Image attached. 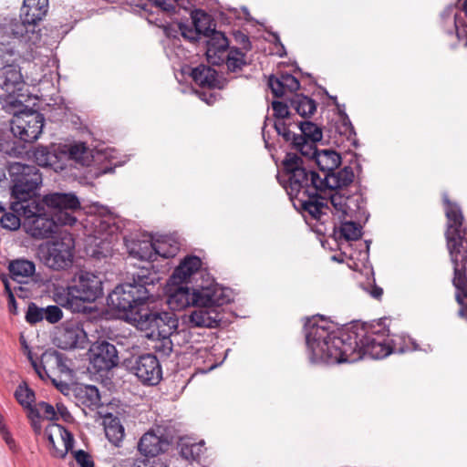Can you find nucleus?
<instances>
[{
  "instance_id": "1",
  "label": "nucleus",
  "mask_w": 467,
  "mask_h": 467,
  "mask_svg": "<svg viewBox=\"0 0 467 467\" xmlns=\"http://www.w3.org/2000/svg\"><path fill=\"white\" fill-rule=\"evenodd\" d=\"M304 327L312 362L353 363L365 357L384 358L395 351L389 329L380 324L340 330L332 322L316 316L308 318Z\"/></svg>"
},
{
  "instance_id": "2",
  "label": "nucleus",
  "mask_w": 467,
  "mask_h": 467,
  "mask_svg": "<svg viewBox=\"0 0 467 467\" xmlns=\"http://www.w3.org/2000/svg\"><path fill=\"white\" fill-rule=\"evenodd\" d=\"M282 163L287 177L285 188L294 207L312 219L321 221L329 210L321 195L322 178L317 171L306 169L303 159L296 153H286Z\"/></svg>"
},
{
  "instance_id": "3",
  "label": "nucleus",
  "mask_w": 467,
  "mask_h": 467,
  "mask_svg": "<svg viewBox=\"0 0 467 467\" xmlns=\"http://www.w3.org/2000/svg\"><path fill=\"white\" fill-rule=\"evenodd\" d=\"M447 217L445 231L446 247L453 268L451 279L455 300L461 306L459 315L467 320V226H463L461 207L450 201L447 193L442 195Z\"/></svg>"
},
{
  "instance_id": "4",
  "label": "nucleus",
  "mask_w": 467,
  "mask_h": 467,
  "mask_svg": "<svg viewBox=\"0 0 467 467\" xmlns=\"http://www.w3.org/2000/svg\"><path fill=\"white\" fill-rule=\"evenodd\" d=\"M169 285L167 304L173 311H180L194 305L228 304L231 301L228 289L220 286L213 280H206L205 284L202 282L192 289L170 281Z\"/></svg>"
},
{
  "instance_id": "5",
  "label": "nucleus",
  "mask_w": 467,
  "mask_h": 467,
  "mask_svg": "<svg viewBox=\"0 0 467 467\" xmlns=\"http://www.w3.org/2000/svg\"><path fill=\"white\" fill-rule=\"evenodd\" d=\"M10 208L21 214L22 228L32 238L47 239L57 232L58 223L40 200H31L26 203L12 202Z\"/></svg>"
},
{
  "instance_id": "6",
  "label": "nucleus",
  "mask_w": 467,
  "mask_h": 467,
  "mask_svg": "<svg viewBox=\"0 0 467 467\" xmlns=\"http://www.w3.org/2000/svg\"><path fill=\"white\" fill-rule=\"evenodd\" d=\"M153 285V278L138 275L133 283H125L115 287L108 296V305L123 314L128 319L150 297V291L147 285Z\"/></svg>"
},
{
  "instance_id": "7",
  "label": "nucleus",
  "mask_w": 467,
  "mask_h": 467,
  "mask_svg": "<svg viewBox=\"0 0 467 467\" xmlns=\"http://www.w3.org/2000/svg\"><path fill=\"white\" fill-rule=\"evenodd\" d=\"M75 239L67 232L61 233L52 241L39 246V254L45 265L55 271L66 270L73 264Z\"/></svg>"
},
{
  "instance_id": "8",
  "label": "nucleus",
  "mask_w": 467,
  "mask_h": 467,
  "mask_svg": "<svg viewBox=\"0 0 467 467\" xmlns=\"http://www.w3.org/2000/svg\"><path fill=\"white\" fill-rule=\"evenodd\" d=\"M8 172L13 182L11 196L14 202L26 203L31 201V195L42 182L39 170L33 165L13 162L9 164Z\"/></svg>"
},
{
  "instance_id": "9",
  "label": "nucleus",
  "mask_w": 467,
  "mask_h": 467,
  "mask_svg": "<svg viewBox=\"0 0 467 467\" xmlns=\"http://www.w3.org/2000/svg\"><path fill=\"white\" fill-rule=\"evenodd\" d=\"M67 303L73 310H78V302H94L103 295L99 275L88 271L78 272L72 285L67 286Z\"/></svg>"
},
{
  "instance_id": "10",
  "label": "nucleus",
  "mask_w": 467,
  "mask_h": 467,
  "mask_svg": "<svg viewBox=\"0 0 467 467\" xmlns=\"http://www.w3.org/2000/svg\"><path fill=\"white\" fill-rule=\"evenodd\" d=\"M40 202L54 211L55 220L61 225H73L77 222L74 213L81 209L79 199L72 192H51L44 195Z\"/></svg>"
},
{
  "instance_id": "11",
  "label": "nucleus",
  "mask_w": 467,
  "mask_h": 467,
  "mask_svg": "<svg viewBox=\"0 0 467 467\" xmlns=\"http://www.w3.org/2000/svg\"><path fill=\"white\" fill-rule=\"evenodd\" d=\"M44 121V116L37 111L22 112L12 119L11 131L25 142H34L42 133Z\"/></svg>"
},
{
  "instance_id": "12",
  "label": "nucleus",
  "mask_w": 467,
  "mask_h": 467,
  "mask_svg": "<svg viewBox=\"0 0 467 467\" xmlns=\"http://www.w3.org/2000/svg\"><path fill=\"white\" fill-rule=\"evenodd\" d=\"M44 435L47 441L48 451L54 458L64 459L74 447L73 434L60 424H49L46 428Z\"/></svg>"
},
{
  "instance_id": "13",
  "label": "nucleus",
  "mask_w": 467,
  "mask_h": 467,
  "mask_svg": "<svg viewBox=\"0 0 467 467\" xmlns=\"http://www.w3.org/2000/svg\"><path fill=\"white\" fill-rule=\"evenodd\" d=\"M129 368L145 385H157L162 378L161 364L153 354H143L134 358L129 362Z\"/></svg>"
},
{
  "instance_id": "14",
  "label": "nucleus",
  "mask_w": 467,
  "mask_h": 467,
  "mask_svg": "<svg viewBox=\"0 0 467 467\" xmlns=\"http://www.w3.org/2000/svg\"><path fill=\"white\" fill-rule=\"evenodd\" d=\"M88 358L97 372L110 370L119 364L116 347L106 340H98L89 347Z\"/></svg>"
},
{
  "instance_id": "15",
  "label": "nucleus",
  "mask_w": 467,
  "mask_h": 467,
  "mask_svg": "<svg viewBox=\"0 0 467 467\" xmlns=\"http://www.w3.org/2000/svg\"><path fill=\"white\" fill-rule=\"evenodd\" d=\"M171 440L163 434V430L158 427L145 432L138 442V451L146 457H155L168 451Z\"/></svg>"
},
{
  "instance_id": "16",
  "label": "nucleus",
  "mask_w": 467,
  "mask_h": 467,
  "mask_svg": "<svg viewBox=\"0 0 467 467\" xmlns=\"http://www.w3.org/2000/svg\"><path fill=\"white\" fill-rule=\"evenodd\" d=\"M27 358L35 372L43 380L51 379L49 368L57 367L60 371H63L66 367L63 360V355L57 350L45 351L41 355L39 362L33 358L31 350H28Z\"/></svg>"
},
{
  "instance_id": "17",
  "label": "nucleus",
  "mask_w": 467,
  "mask_h": 467,
  "mask_svg": "<svg viewBox=\"0 0 467 467\" xmlns=\"http://www.w3.org/2000/svg\"><path fill=\"white\" fill-rule=\"evenodd\" d=\"M224 304L194 305L198 308L190 316V321L195 327H215L222 321L220 307Z\"/></svg>"
},
{
  "instance_id": "18",
  "label": "nucleus",
  "mask_w": 467,
  "mask_h": 467,
  "mask_svg": "<svg viewBox=\"0 0 467 467\" xmlns=\"http://www.w3.org/2000/svg\"><path fill=\"white\" fill-rule=\"evenodd\" d=\"M205 37L207 38L205 54L208 62L213 65H221L224 61V54L229 45L227 37L215 29Z\"/></svg>"
},
{
  "instance_id": "19",
  "label": "nucleus",
  "mask_w": 467,
  "mask_h": 467,
  "mask_svg": "<svg viewBox=\"0 0 467 467\" xmlns=\"http://www.w3.org/2000/svg\"><path fill=\"white\" fill-rule=\"evenodd\" d=\"M64 157L65 155L60 154L59 147L51 150L48 147L37 146L32 151V158L38 166L50 167L55 171L65 169Z\"/></svg>"
},
{
  "instance_id": "20",
  "label": "nucleus",
  "mask_w": 467,
  "mask_h": 467,
  "mask_svg": "<svg viewBox=\"0 0 467 467\" xmlns=\"http://www.w3.org/2000/svg\"><path fill=\"white\" fill-rule=\"evenodd\" d=\"M178 327V319L175 314L167 311H157L152 331L149 338L168 337L171 336Z\"/></svg>"
},
{
  "instance_id": "21",
  "label": "nucleus",
  "mask_w": 467,
  "mask_h": 467,
  "mask_svg": "<svg viewBox=\"0 0 467 467\" xmlns=\"http://www.w3.org/2000/svg\"><path fill=\"white\" fill-rule=\"evenodd\" d=\"M59 340L62 348H83L87 342V333L79 324H69L61 331Z\"/></svg>"
},
{
  "instance_id": "22",
  "label": "nucleus",
  "mask_w": 467,
  "mask_h": 467,
  "mask_svg": "<svg viewBox=\"0 0 467 467\" xmlns=\"http://www.w3.org/2000/svg\"><path fill=\"white\" fill-rule=\"evenodd\" d=\"M158 310H152L144 302L139 308L133 313L129 315L127 319L129 322L133 324L138 329L145 332L146 337L149 338L150 332L152 331L155 316H157Z\"/></svg>"
},
{
  "instance_id": "23",
  "label": "nucleus",
  "mask_w": 467,
  "mask_h": 467,
  "mask_svg": "<svg viewBox=\"0 0 467 467\" xmlns=\"http://www.w3.org/2000/svg\"><path fill=\"white\" fill-rule=\"evenodd\" d=\"M0 80L2 81V88L10 96L21 91L25 85L20 69L14 65H7L3 67Z\"/></svg>"
},
{
  "instance_id": "24",
  "label": "nucleus",
  "mask_w": 467,
  "mask_h": 467,
  "mask_svg": "<svg viewBox=\"0 0 467 467\" xmlns=\"http://www.w3.org/2000/svg\"><path fill=\"white\" fill-rule=\"evenodd\" d=\"M202 266V261L198 256L188 255L174 269L170 282L172 284H182L188 278L199 274Z\"/></svg>"
},
{
  "instance_id": "25",
  "label": "nucleus",
  "mask_w": 467,
  "mask_h": 467,
  "mask_svg": "<svg viewBox=\"0 0 467 467\" xmlns=\"http://www.w3.org/2000/svg\"><path fill=\"white\" fill-rule=\"evenodd\" d=\"M193 81L202 88H223V82L215 69L206 65H199L192 68L191 74Z\"/></svg>"
},
{
  "instance_id": "26",
  "label": "nucleus",
  "mask_w": 467,
  "mask_h": 467,
  "mask_svg": "<svg viewBox=\"0 0 467 467\" xmlns=\"http://www.w3.org/2000/svg\"><path fill=\"white\" fill-rule=\"evenodd\" d=\"M354 171L351 167H344L343 169L335 172L325 173L322 178L323 192L327 189L338 190L348 186L354 180Z\"/></svg>"
},
{
  "instance_id": "27",
  "label": "nucleus",
  "mask_w": 467,
  "mask_h": 467,
  "mask_svg": "<svg viewBox=\"0 0 467 467\" xmlns=\"http://www.w3.org/2000/svg\"><path fill=\"white\" fill-rule=\"evenodd\" d=\"M272 109L274 110V117L275 118V129L278 135L282 136L285 141L290 139V122H287L290 117L288 106L282 102L275 100L272 102Z\"/></svg>"
},
{
  "instance_id": "28",
  "label": "nucleus",
  "mask_w": 467,
  "mask_h": 467,
  "mask_svg": "<svg viewBox=\"0 0 467 467\" xmlns=\"http://www.w3.org/2000/svg\"><path fill=\"white\" fill-rule=\"evenodd\" d=\"M60 154L65 155L63 163L66 160L74 161L81 166H88L91 162V154L84 143H78L69 146L59 147Z\"/></svg>"
},
{
  "instance_id": "29",
  "label": "nucleus",
  "mask_w": 467,
  "mask_h": 467,
  "mask_svg": "<svg viewBox=\"0 0 467 467\" xmlns=\"http://www.w3.org/2000/svg\"><path fill=\"white\" fill-rule=\"evenodd\" d=\"M48 2H23L21 17L28 24L35 26L47 15Z\"/></svg>"
},
{
  "instance_id": "30",
  "label": "nucleus",
  "mask_w": 467,
  "mask_h": 467,
  "mask_svg": "<svg viewBox=\"0 0 467 467\" xmlns=\"http://www.w3.org/2000/svg\"><path fill=\"white\" fill-rule=\"evenodd\" d=\"M339 224L336 223L333 228V235L337 240L356 241L362 235V227L359 223L352 221L338 220Z\"/></svg>"
},
{
  "instance_id": "31",
  "label": "nucleus",
  "mask_w": 467,
  "mask_h": 467,
  "mask_svg": "<svg viewBox=\"0 0 467 467\" xmlns=\"http://www.w3.org/2000/svg\"><path fill=\"white\" fill-rule=\"evenodd\" d=\"M8 270L12 279L22 284L26 283V278H29L35 274L36 265L32 261L16 259L9 263Z\"/></svg>"
},
{
  "instance_id": "32",
  "label": "nucleus",
  "mask_w": 467,
  "mask_h": 467,
  "mask_svg": "<svg viewBox=\"0 0 467 467\" xmlns=\"http://www.w3.org/2000/svg\"><path fill=\"white\" fill-rule=\"evenodd\" d=\"M78 400L88 408H98L100 405V395L97 387L83 385L75 389Z\"/></svg>"
},
{
  "instance_id": "33",
  "label": "nucleus",
  "mask_w": 467,
  "mask_h": 467,
  "mask_svg": "<svg viewBox=\"0 0 467 467\" xmlns=\"http://www.w3.org/2000/svg\"><path fill=\"white\" fill-rule=\"evenodd\" d=\"M158 253H163V251L156 250L153 242L147 240L133 242L130 250L131 255L145 261H155Z\"/></svg>"
},
{
  "instance_id": "34",
  "label": "nucleus",
  "mask_w": 467,
  "mask_h": 467,
  "mask_svg": "<svg viewBox=\"0 0 467 467\" xmlns=\"http://www.w3.org/2000/svg\"><path fill=\"white\" fill-rule=\"evenodd\" d=\"M315 161L322 171L330 173L339 166L341 157L333 150H323L318 151Z\"/></svg>"
},
{
  "instance_id": "35",
  "label": "nucleus",
  "mask_w": 467,
  "mask_h": 467,
  "mask_svg": "<svg viewBox=\"0 0 467 467\" xmlns=\"http://www.w3.org/2000/svg\"><path fill=\"white\" fill-rule=\"evenodd\" d=\"M287 142H291L292 148L305 157L316 159L319 151L316 145L317 141L306 140V137H301L292 131H290V139Z\"/></svg>"
},
{
  "instance_id": "36",
  "label": "nucleus",
  "mask_w": 467,
  "mask_h": 467,
  "mask_svg": "<svg viewBox=\"0 0 467 467\" xmlns=\"http://www.w3.org/2000/svg\"><path fill=\"white\" fill-rule=\"evenodd\" d=\"M290 107L303 118L311 117L317 110L316 101L303 94H295L290 99Z\"/></svg>"
},
{
  "instance_id": "37",
  "label": "nucleus",
  "mask_w": 467,
  "mask_h": 467,
  "mask_svg": "<svg viewBox=\"0 0 467 467\" xmlns=\"http://www.w3.org/2000/svg\"><path fill=\"white\" fill-rule=\"evenodd\" d=\"M105 434L109 442L119 446L125 436L124 427L118 417H109L105 420Z\"/></svg>"
},
{
  "instance_id": "38",
  "label": "nucleus",
  "mask_w": 467,
  "mask_h": 467,
  "mask_svg": "<svg viewBox=\"0 0 467 467\" xmlns=\"http://www.w3.org/2000/svg\"><path fill=\"white\" fill-rule=\"evenodd\" d=\"M92 225L94 226V233L97 237L102 240H107L108 235L112 236L118 229L116 224L111 222L110 218H102L99 216H96L93 219Z\"/></svg>"
},
{
  "instance_id": "39",
  "label": "nucleus",
  "mask_w": 467,
  "mask_h": 467,
  "mask_svg": "<svg viewBox=\"0 0 467 467\" xmlns=\"http://www.w3.org/2000/svg\"><path fill=\"white\" fill-rule=\"evenodd\" d=\"M14 395L17 402L24 408V410H26V412L34 407L33 403L36 399L35 392L28 387L26 382L23 381L20 383Z\"/></svg>"
},
{
  "instance_id": "40",
  "label": "nucleus",
  "mask_w": 467,
  "mask_h": 467,
  "mask_svg": "<svg viewBox=\"0 0 467 467\" xmlns=\"http://www.w3.org/2000/svg\"><path fill=\"white\" fill-rule=\"evenodd\" d=\"M177 2H142L141 5H136L140 8V12L143 11L150 15L155 12H164L168 14L175 13Z\"/></svg>"
},
{
  "instance_id": "41",
  "label": "nucleus",
  "mask_w": 467,
  "mask_h": 467,
  "mask_svg": "<svg viewBox=\"0 0 467 467\" xmlns=\"http://www.w3.org/2000/svg\"><path fill=\"white\" fill-rule=\"evenodd\" d=\"M334 192L329 195L328 200L324 197L325 202L327 204L329 202L334 208L333 214L337 216L338 220L343 219L347 214V200L348 197H345L341 193H339L337 190H333Z\"/></svg>"
},
{
  "instance_id": "42",
  "label": "nucleus",
  "mask_w": 467,
  "mask_h": 467,
  "mask_svg": "<svg viewBox=\"0 0 467 467\" xmlns=\"http://www.w3.org/2000/svg\"><path fill=\"white\" fill-rule=\"evenodd\" d=\"M244 54L238 48L230 49L227 55L224 54V61L227 69L231 72H237L245 65Z\"/></svg>"
},
{
  "instance_id": "43",
  "label": "nucleus",
  "mask_w": 467,
  "mask_h": 467,
  "mask_svg": "<svg viewBox=\"0 0 467 467\" xmlns=\"http://www.w3.org/2000/svg\"><path fill=\"white\" fill-rule=\"evenodd\" d=\"M192 26L195 27L201 36H206L214 28H212L210 16L204 12L196 11L192 15Z\"/></svg>"
},
{
  "instance_id": "44",
  "label": "nucleus",
  "mask_w": 467,
  "mask_h": 467,
  "mask_svg": "<svg viewBox=\"0 0 467 467\" xmlns=\"http://www.w3.org/2000/svg\"><path fill=\"white\" fill-rule=\"evenodd\" d=\"M203 442L188 443L182 442L180 444V454L188 462L197 461L203 453Z\"/></svg>"
},
{
  "instance_id": "45",
  "label": "nucleus",
  "mask_w": 467,
  "mask_h": 467,
  "mask_svg": "<svg viewBox=\"0 0 467 467\" xmlns=\"http://www.w3.org/2000/svg\"><path fill=\"white\" fill-rule=\"evenodd\" d=\"M298 127L301 130V134L298 135L306 137V140L320 141L323 138L321 128L312 121H301Z\"/></svg>"
},
{
  "instance_id": "46",
  "label": "nucleus",
  "mask_w": 467,
  "mask_h": 467,
  "mask_svg": "<svg viewBox=\"0 0 467 467\" xmlns=\"http://www.w3.org/2000/svg\"><path fill=\"white\" fill-rule=\"evenodd\" d=\"M28 24L24 21L14 19L5 26V34L12 38L20 39L28 32Z\"/></svg>"
},
{
  "instance_id": "47",
  "label": "nucleus",
  "mask_w": 467,
  "mask_h": 467,
  "mask_svg": "<svg viewBox=\"0 0 467 467\" xmlns=\"http://www.w3.org/2000/svg\"><path fill=\"white\" fill-rule=\"evenodd\" d=\"M30 410L35 413L36 412L37 416L41 417V419L47 420H56L58 419L54 406L46 401L36 403Z\"/></svg>"
},
{
  "instance_id": "48",
  "label": "nucleus",
  "mask_w": 467,
  "mask_h": 467,
  "mask_svg": "<svg viewBox=\"0 0 467 467\" xmlns=\"http://www.w3.org/2000/svg\"><path fill=\"white\" fill-rule=\"evenodd\" d=\"M0 223L3 228L15 231L22 226V219L13 213H5L1 217Z\"/></svg>"
},
{
  "instance_id": "49",
  "label": "nucleus",
  "mask_w": 467,
  "mask_h": 467,
  "mask_svg": "<svg viewBox=\"0 0 467 467\" xmlns=\"http://www.w3.org/2000/svg\"><path fill=\"white\" fill-rule=\"evenodd\" d=\"M1 281L4 284L5 286V292L7 295L8 298V310L11 314L16 315L17 314V305L15 298L14 292L11 288L10 282L8 277L5 275H1L0 276Z\"/></svg>"
},
{
  "instance_id": "50",
  "label": "nucleus",
  "mask_w": 467,
  "mask_h": 467,
  "mask_svg": "<svg viewBox=\"0 0 467 467\" xmlns=\"http://www.w3.org/2000/svg\"><path fill=\"white\" fill-rule=\"evenodd\" d=\"M26 320L29 324H36L44 320V307H38L35 303H30L26 314Z\"/></svg>"
},
{
  "instance_id": "51",
  "label": "nucleus",
  "mask_w": 467,
  "mask_h": 467,
  "mask_svg": "<svg viewBox=\"0 0 467 467\" xmlns=\"http://www.w3.org/2000/svg\"><path fill=\"white\" fill-rule=\"evenodd\" d=\"M63 317V312L57 306H48L44 307V320L50 324H56Z\"/></svg>"
},
{
  "instance_id": "52",
  "label": "nucleus",
  "mask_w": 467,
  "mask_h": 467,
  "mask_svg": "<svg viewBox=\"0 0 467 467\" xmlns=\"http://www.w3.org/2000/svg\"><path fill=\"white\" fill-rule=\"evenodd\" d=\"M71 453L79 467H94V462L91 455L83 451H71Z\"/></svg>"
},
{
  "instance_id": "53",
  "label": "nucleus",
  "mask_w": 467,
  "mask_h": 467,
  "mask_svg": "<svg viewBox=\"0 0 467 467\" xmlns=\"http://www.w3.org/2000/svg\"><path fill=\"white\" fill-rule=\"evenodd\" d=\"M156 250H161L163 251V253H158V256H161L163 258H170V257H173L177 251H178V246L177 245H168L167 244V242L162 240V241H156L153 243Z\"/></svg>"
},
{
  "instance_id": "54",
  "label": "nucleus",
  "mask_w": 467,
  "mask_h": 467,
  "mask_svg": "<svg viewBox=\"0 0 467 467\" xmlns=\"http://www.w3.org/2000/svg\"><path fill=\"white\" fill-rule=\"evenodd\" d=\"M268 86L271 88L272 93L276 98H281L285 94V89L283 84L282 76L275 78L274 76L269 78Z\"/></svg>"
},
{
  "instance_id": "55",
  "label": "nucleus",
  "mask_w": 467,
  "mask_h": 467,
  "mask_svg": "<svg viewBox=\"0 0 467 467\" xmlns=\"http://www.w3.org/2000/svg\"><path fill=\"white\" fill-rule=\"evenodd\" d=\"M281 76L286 92H295L299 89L300 82L296 77L288 73L281 74Z\"/></svg>"
},
{
  "instance_id": "56",
  "label": "nucleus",
  "mask_w": 467,
  "mask_h": 467,
  "mask_svg": "<svg viewBox=\"0 0 467 467\" xmlns=\"http://www.w3.org/2000/svg\"><path fill=\"white\" fill-rule=\"evenodd\" d=\"M0 435L12 452L16 453L19 451V446L16 444L7 426L0 428Z\"/></svg>"
},
{
  "instance_id": "57",
  "label": "nucleus",
  "mask_w": 467,
  "mask_h": 467,
  "mask_svg": "<svg viewBox=\"0 0 467 467\" xmlns=\"http://www.w3.org/2000/svg\"><path fill=\"white\" fill-rule=\"evenodd\" d=\"M156 339L159 340V343L155 346V349L161 352L163 355H170L172 351V343L170 339V337H160Z\"/></svg>"
},
{
  "instance_id": "58",
  "label": "nucleus",
  "mask_w": 467,
  "mask_h": 467,
  "mask_svg": "<svg viewBox=\"0 0 467 467\" xmlns=\"http://www.w3.org/2000/svg\"><path fill=\"white\" fill-rule=\"evenodd\" d=\"M180 29L182 36L186 39H189L190 41H198L202 38V36L199 35V33L197 32L193 26H181Z\"/></svg>"
},
{
  "instance_id": "59",
  "label": "nucleus",
  "mask_w": 467,
  "mask_h": 467,
  "mask_svg": "<svg viewBox=\"0 0 467 467\" xmlns=\"http://www.w3.org/2000/svg\"><path fill=\"white\" fill-rule=\"evenodd\" d=\"M27 418L30 420V425L33 429V431L36 435H40L42 433V426H41V417L37 416L35 412L31 410L27 411Z\"/></svg>"
},
{
  "instance_id": "60",
  "label": "nucleus",
  "mask_w": 467,
  "mask_h": 467,
  "mask_svg": "<svg viewBox=\"0 0 467 467\" xmlns=\"http://www.w3.org/2000/svg\"><path fill=\"white\" fill-rule=\"evenodd\" d=\"M57 415L59 414L64 420H68L71 418L67 407L62 403L57 404Z\"/></svg>"
},
{
  "instance_id": "61",
  "label": "nucleus",
  "mask_w": 467,
  "mask_h": 467,
  "mask_svg": "<svg viewBox=\"0 0 467 467\" xmlns=\"http://www.w3.org/2000/svg\"><path fill=\"white\" fill-rule=\"evenodd\" d=\"M199 94V97L202 100L205 101L208 105H213L215 100H216V97L212 94V93H207V92H198Z\"/></svg>"
},
{
  "instance_id": "62",
  "label": "nucleus",
  "mask_w": 467,
  "mask_h": 467,
  "mask_svg": "<svg viewBox=\"0 0 467 467\" xmlns=\"http://www.w3.org/2000/svg\"><path fill=\"white\" fill-rule=\"evenodd\" d=\"M368 293L373 298L379 300L383 295V289L379 286L373 285Z\"/></svg>"
},
{
  "instance_id": "63",
  "label": "nucleus",
  "mask_w": 467,
  "mask_h": 467,
  "mask_svg": "<svg viewBox=\"0 0 467 467\" xmlns=\"http://www.w3.org/2000/svg\"><path fill=\"white\" fill-rule=\"evenodd\" d=\"M0 147L1 150L8 155H12L16 151V149L14 147H7L6 149H5V146L3 144H1Z\"/></svg>"
},
{
  "instance_id": "64",
  "label": "nucleus",
  "mask_w": 467,
  "mask_h": 467,
  "mask_svg": "<svg viewBox=\"0 0 467 467\" xmlns=\"http://www.w3.org/2000/svg\"><path fill=\"white\" fill-rule=\"evenodd\" d=\"M344 127H345V132L347 133L348 131L351 132L353 130V127L349 121V119H344Z\"/></svg>"
}]
</instances>
